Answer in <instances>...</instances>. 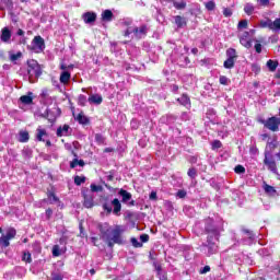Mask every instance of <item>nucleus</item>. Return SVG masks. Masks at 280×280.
Returning a JSON list of instances; mask_svg holds the SVG:
<instances>
[{
  "mask_svg": "<svg viewBox=\"0 0 280 280\" xmlns=\"http://www.w3.org/2000/svg\"><path fill=\"white\" fill-rule=\"evenodd\" d=\"M118 195H120L121 202H124L125 205H129V207H135V200H132V194L128 192L125 189H120L118 191Z\"/></svg>",
  "mask_w": 280,
  "mask_h": 280,
  "instance_id": "obj_7",
  "label": "nucleus"
},
{
  "mask_svg": "<svg viewBox=\"0 0 280 280\" xmlns=\"http://www.w3.org/2000/svg\"><path fill=\"white\" fill-rule=\"evenodd\" d=\"M212 150H220L222 148V142L220 140H214L212 143Z\"/></svg>",
  "mask_w": 280,
  "mask_h": 280,
  "instance_id": "obj_41",
  "label": "nucleus"
},
{
  "mask_svg": "<svg viewBox=\"0 0 280 280\" xmlns=\"http://www.w3.org/2000/svg\"><path fill=\"white\" fill-rule=\"evenodd\" d=\"M27 73L30 82H34V78H40V75H43V70L40 69V65H38V61H27Z\"/></svg>",
  "mask_w": 280,
  "mask_h": 280,
  "instance_id": "obj_3",
  "label": "nucleus"
},
{
  "mask_svg": "<svg viewBox=\"0 0 280 280\" xmlns=\"http://www.w3.org/2000/svg\"><path fill=\"white\" fill-rule=\"evenodd\" d=\"M223 67L225 69H233V67H235V59H231L228 57V59L223 63Z\"/></svg>",
  "mask_w": 280,
  "mask_h": 280,
  "instance_id": "obj_31",
  "label": "nucleus"
},
{
  "mask_svg": "<svg viewBox=\"0 0 280 280\" xmlns=\"http://www.w3.org/2000/svg\"><path fill=\"white\" fill-rule=\"evenodd\" d=\"M65 250H67L66 247L63 249H60L59 245H55L52 247V257H60V255H62V253H65Z\"/></svg>",
  "mask_w": 280,
  "mask_h": 280,
  "instance_id": "obj_24",
  "label": "nucleus"
},
{
  "mask_svg": "<svg viewBox=\"0 0 280 280\" xmlns=\"http://www.w3.org/2000/svg\"><path fill=\"white\" fill-rule=\"evenodd\" d=\"M77 165H79L80 167H84V160L74 159L73 161L70 162L71 170H74Z\"/></svg>",
  "mask_w": 280,
  "mask_h": 280,
  "instance_id": "obj_28",
  "label": "nucleus"
},
{
  "mask_svg": "<svg viewBox=\"0 0 280 280\" xmlns=\"http://www.w3.org/2000/svg\"><path fill=\"white\" fill-rule=\"evenodd\" d=\"M210 224L206 226V231L208 233V246H205V250L207 252L208 256L214 255V253H218V246L215 243H213L214 240H219L220 237V229H218L215 225H213V221L209 220Z\"/></svg>",
  "mask_w": 280,
  "mask_h": 280,
  "instance_id": "obj_2",
  "label": "nucleus"
},
{
  "mask_svg": "<svg viewBox=\"0 0 280 280\" xmlns=\"http://www.w3.org/2000/svg\"><path fill=\"white\" fill-rule=\"evenodd\" d=\"M59 80H60L61 84H69V81L71 80V72L62 71Z\"/></svg>",
  "mask_w": 280,
  "mask_h": 280,
  "instance_id": "obj_16",
  "label": "nucleus"
},
{
  "mask_svg": "<svg viewBox=\"0 0 280 280\" xmlns=\"http://www.w3.org/2000/svg\"><path fill=\"white\" fill-rule=\"evenodd\" d=\"M140 240L141 242L145 243L150 241V236L148 234H142L140 235Z\"/></svg>",
  "mask_w": 280,
  "mask_h": 280,
  "instance_id": "obj_57",
  "label": "nucleus"
},
{
  "mask_svg": "<svg viewBox=\"0 0 280 280\" xmlns=\"http://www.w3.org/2000/svg\"><path fill=\"white\" fill-rule=\"evenodd\" d=\"M48 200H50V203L58 202V197L54 192H49Z\"/></svg>",
  "mask_w": 280,
  "mask_h": 280,
  "instance_id": "obj_50",
  "label": "nucleus"
},
{
  "mask_svg": "<svg viewBox=\"0 0 280 280\" xmlns=\"http://www.w3.org/2000/svg\"><path fill=\"white\" fill-rule=\"evenodd\" d=\"M226 56H228V58H231V59H233V60H236V59H237V52H236L235 49H233V48H229V49L226 50Z\"/></svg>",
  "mask_w": 280,
  "mask_h": 280,
  "instance_id": "obj_32",
  "label": "nucleus"
},
{
  "mask_svg": "<svg viewBox=\"0 0 280 280\" xmlns=\"http://www.w3.org/2000/svg\"><path fill=\"white\" fill-rule=\"evenodd\" d=\"M77 121H79V124L86 125L89 124V118H86V116H84L83 114H79L77 116Z\"/></svg>",
  "mask_w": 280,
  "mask_h": 280,
  "instance_id": "obj_36",
  "label": "nucleus"
},
{
  "mask_svg": "<svg viewBox=\"0 0 280 280\" xmlns=\"http://www.w3.org/2000/svg\"><path fill=\"white\" fill-rule=\"evenodd\" d=\"M95 141H96V143H98V145H104L106 138H104V136H102V133H96Z\"/></svg>",
  "mask_w": 280,
  "mask_h": 280,
  "instance_id": "obj_35",
  "label": "nucleus"
},
{
  "mask_svg": "<svg viewBox=\"0 0 280 280\" xmlns=\"http://www.w3.org/2000/svg\"><path fill=\"white\" fill-rule=\"evenodd\" d=\"M51 215H54V210H51L50 208H48V209L46 210V218H47V220H49V219L51 218Z\"/></svg>",
  "mask_w": 280,
  "mask_h": 280,
  "instance_id": "obj_58",
  "label": "nucleus"
},
{
  "mask_svg": "<svg viewBox=\"0 0 280 280\" xmlns=\"http://www.w3.org/2000/svg\"><path fill=\"white\" fill-rule=\"evenodd\" d=\"M60 69H61V71H69V69H73V66L72 65L67 66L65 63H61Z\"/></svg>",
  "mask_w": 280,
  "mask_h": 280,
  "instance_id": "obj_54",
  "label": "nucleus"
},
{
  "mask_svg": "<svg viewBox=\"0 0 280 280\" xmlns=\"http://www.w3.org/2000/svg\"><path fill=\"white\" fill-rule=\"evenodd\" d=\"M271 22L272 20L261 21L260 27H268L269 30H271Z\"/></svg>",
  "mask_w": 280,
  "mask_h": 280,
  "instance_id": "obj_47",
  "label": "nucleus"
},
{
  "mask_svg": "<svg viewBox=\"0 0 280 280\" xmlns=\"http://www.w3.org/2000/svg\"><path fill=\"white\" fill-rule=\"evenodd\" d=\"M219 82H220V84H223V86H229V82H231V81L229 80V78L222 75V77H220Z\"/></svg>",
  "mask_w": 280,
  "mask_h": 280,
  "instance_id": "obj_43",
  "label": "nucleus"
},
{
  "mask_svg": "<svg viewBox=\"0 0 280 280\" xmlns=\"http://www.w3.org/2000/svg\"><path fill=\"white\" fill-rule=\"evenodd\" d=\"M31 49L35 54H40L42 51L45 50V39L40 36H35L32 44H31Z\"/></svg>",
  "mask_w": 280,
  "mask_h": 280,
  "instance_id": "obj_5",
  "label": "nucleus"
},
{
  "mask_svg": "<svg viewBox=\"0 0 280 280\" xmlns=\"http://www.w3.org/2000/svg\"><path fill=\"white\" fill-rule=\"evenodd\" d=\"M173 5L176 10H185V8H187V2H185V0H177L173 2Z\"/></svg>",
  "mask_w": 280,
  "mask_h": 280,
  "instance_id": "obj_22",
  "label": "nucleus"
},
{
  "mask_svg": "<svg viewBox=\"0 0 280 280\" xmlns=\"http://www.w3.org/2000/svg\"><path fill=\"white\" fill-rule=\"evenodd\" d=\"M240 43L243 45V47H246V49H250V47H253V38H250V33L244 32L240 37Z\"/></svg>",
  "mask_w": 280,
  "mask_h": 280,
  "instance_id": "obj_9",
  "label": "nucleus"
},
{
  "mask_svg": "<svg viewBox=\"0 0 280 280\" xmlns=\"http://www.w3.org/2000/svg\"><path fill=\"white\" fill-rule=\"evenodd\" d=\"M177 102H179L182 106H186V108L191 107V101L189 100V96H187V94H184L179 98H177Z\"/></svg>",
  "mask_w": 280,
  "mask_h": 280,
  "instance_id": "obj_15",
  "label": "nucleus"
},
{
  "mask_svg": "<svg viewBox=\"0 0 280 280\" xmlns=\"http://www.w3.org/2000/svg\"><path fill=\"white\" fill-rule=\"evenodd\" d=\"M153 266H154V269L156 270L158 275H161V271L163 270V268L161 267V264L154 261Z\"/></svg>",
  "mask_w": 280,
  "mask_h": 280,
  "instance_id": "obj_53",
  "label": "nucleus"
},
{
  "mask_svg": "<svg viewBox=\"0 0 280 280\" xmlns=\"http://www.w3.org/2000/svg\"><path fill=\"white\" fill-rule=\"evenodd\" d=\"M82 19L86 25H93V23L97 21V14L89 11L82 14Z\"/></svg>",
  "mask_w": 280,
  "mask_h": 280,
  "instance_id": "obj_11",
  "label": "nucleus"
},
{
  "mask_svg": "<svg viewBox=\"0 0 280 280\" xmlns=\"http://www.w3.org/2000/svg\"><path fill=\"white\" fill-rule=\"evenodd\" d=\"M101 240H112L115 244H121V233L126 231L124 226L116 225L114 229L108 223L98 225Z\"/></svg>",
  "mask_w": 280,
  "mask_h": 280,
  "instance_id": "obj_1",
  "label": "nucleus"
},
{
  "mask_svg": "<svg viewBox=\"0 0 280 280\" xmlns=\"http://www.w3.org/2000/svg\"><path fill=\"white\" fill-rule=\"evenodd\" d=\"M88 101L90 102V104H96L98 106L100 104H102L103 98L100 94H93L88 98Z\"/></svg>",
  "mask_w": 280,
  "mask_h": 280,
  "instance_id": "obj_17",
  "label": "nucleus"
},
{
  "mask_svg": "<svg viewBox=\"0 0 280 280\" xmlns=\"http://www.w3.org/2000/svg\"><path fill=\"white\" fill-rule=\"evenodd\" d=\"M5 236V238L10 242V240H14V237H16V230H14V229H9L8 231H7V234L4 235Z\"/></svg>",
  "mask_w": 280,
  "mask_h": 280,
  "instance_id": "obj_29",
  "label": "nucleus"
},
{
  "mask_svg": "<svg viewBox=\"0 0 280 280\" xmlns=\"http://www.w3.org/2000/svg\"><path fill=\"white\" fill-rule=\"evenodd\" d=\"M4 246V248H8L10 246V241L5 236H0V245Z\"/></svg>",
  "mask_w": 280,
  "mask_h": 280,
  "instance_id": "obj_40",
  "label": "nucleus"
},
{
  "mask_svg": "<svg viewBox=\"0 0 280 280\" xmlns=\"http://www.w3.org/2000/svg\"><path fill=\"white\" fill-rule=\"evenodd\" d=\"M112 206L114 207L113 213L115 215H119L121 211V202L119 201V199L115 198L114 200H112Z\"/></svg>",
  "mask_w": 280,
  "mask_h": 280,
  "instance_id": "obj_14",
  "label": "nucleus"
},
{
  "mask_svg": "<svg viewBox=\"0 0 280 280\" xmlns=\"http://www.w3.org/2000/svg\"><path fill=\"white\" fill-rule=\"evenodd\" d=\"M150 200H156V191H152L149 196Z\"/></svg>",
  "mask_w": 280,
  "mask_h": 280,
  "instance_id": "obj_62",
  "label": "nucleus"
},
{
  "mask_svg": "<svg viewBox=\"0 0 280 280\" xmlns=\"http://www.w3.org/2000/svg\"><path fill=\"white\" fill-rule=\"evenodd\" d=\"M86 182V177H80V176H75L74 177V183L80 186L82 185V183H85Z\"/></svg>",
  "mask_w": 280,
  "mask_h": 280,
  "instance_id": "obj_44",
  "label": "nucleus"
},
{
  "mask_svg": "<svg viewBox=\"0 0 280 280\" xmlns=\"http://www.w3.org/2000/svg\"><path fill=\"white\" fill-rule=\"evenodd\" d=\"M211 271V267L205 266L202 269H200V275H207V272Z\"/></svg>",
  "mask_w": 280,
  "mask_h": 280,
  "instance_id": "obj_56",
  "label": "nucleus"
},
{
  "mask_svg": "<svg viewBox=\"0 0 280 280\" xmlns=\"http://www.w3.org/2000/svg\"><path fill=\"white\" fill-rule=\"evenodd\" d=\"M255 49L257 54H261V44H256Z\"/></svg>",
  "mask_w": 280,
  "mask_h": 280,
  "instance_id": "obj_63",
  "label": "nucleus"
},
{
  "mask_svg": "<svg viewBox=\"0 0 280 280\" xmlns=\"http://www.w3.org/2000/svg\"><path fill=\"white\" fill-rule=\"evenodd\" d=\"M244 12H245V14L250 16L253 14V12H255V5H253V3H246L244 7Z\"/></svg>",
  "mask_w": 280,
  "mask_h": 280,
  "instance_id": "obj_26",
  "label": "nucleus"
},
{
  "mask_svg": "<svg viewBox=\"0 0 280 280\" xmlns=\"http://www.w3.org/2000/svg\"><path fill=\"white\" fill-rule=\"evenodd\" d=\"M79 104L80 106H86V96L85 95H79Z\"/></svg>",
  "mask_w": 280,
  "mask_h": 280,
  "instance_id": "obj_48",
  "label": "nucleus"
},
{
  "mask_svg": "<svg viewBox=\"0 0 280 280\" xmlns=\"http://www.w3.org/2000/svg\"><path fill=\"white\" fill-rule=\"evenodd\" d=\"M46 117L50 124H54V121L60 117V108L52 107L51 109H47Z\"/></svg>",
  "mask_w": 280,
  "mask_h": 280,
  "instance_id": "obj_10",
  "label": "nucleus"
},
{
  "mask_svg": "<svg viewBox=\"0 0 280 280\" xmlns=\"http://www.w3.org/2000/svg\"><path fill=\"white\" fill-rule=\"evenodd\" d=\"M264 163L265 165H267L270 172H272L273 174H277V162H275V159L268 158V155H266Z\"/></svg>",
  "mask_w": 280,
  "mask_h": 280,
  "instance_id": "obj_13",
  "label": "nucleus"
},
{
  "mask_svg": "<svg viewBox=\"0 0 280 280\" xmlns=\"http://www.w3.org/2000/svg\"><path fill=\"white\" fill-rule=\"evenodd\" d=\"M23 58V52L18 51L16 54L14 52H9V59L13 62V65H16L18 60H21Z\"/></svg>",
  "mask_w": 280,
  "mask_h": 280,
  "instance_id": "obj_21",
  "label": "nucleus"
},
{
  "mask_svg": "<svg viewBox=\"0 0 280 280\" xmlns=\"http://www.w3.org/2000/svg\"><path fill=\"white\" fill-rule=\"evenodd\" d=\"M205 8L208 12H213V10H215V2H213V0L205 2Z\"/></svg>",
  "mask_w": 280,
  "mask_h": 280,
  "instance_id": "obj_33",
  "label": "nucleus"
},
{
  "mask_svg": "<svg viewBox=\"0 0 280 280\" xmlns=\"http://www.w3.org/2000/svg\"><path fill=\"white\" fill-rule=\"evenodd\" d=\"M267 67L271 71H277L278 63L273 60H268L267 61Z\"/></svg>",
  "mask_w": 280,
  "mask_h": 280,
  "instance_id": "obj_37",
  "label": "nucleus"
},
{
  "mask_svg": "<svg viewBox=\"0 0 280 280\" xmlns=\"http://www.w3.org/2000/svg\"><path fill=\"white\" fill-rule=\"evenodd\" d=\"M12 39V31L8 27H3L0 33V40L1 43L10 44V40Z\"/></svg>",
  "mask_w": 280,
  "mask_h": 280,
  "instance_id": "obj_12",
  "label": "nucleus"
},
{
  "mask_svg": "<svg viewBox=\"0 0 280 280\" xmlns=\"http://www.w3.org/2000/svg\"><path fill=\"white\" fill-rule=\"evenodd\" d=\"M69 135V125H63L57 129V137H67Z\"/></svg>",
  "mask_w": 280,
  "mask_h": 280,
  "instance_id": "obj_20",
  "label": "nucleus"
},
{
  "mask_svg": "<svg viewBox=\"0 0 280 280\" xmlns=\"http://www.w3.org/2000/svg\"><path fill=\"white\" fill-rule=\"evenodd\" d=\"M51 280H62V275L54 273Z\"/></svg>",
  "mask_w": 280,
  "mask_h": 280,
  "instance_id": "obj_60",
  "label": "nucleus"
},
{
  "mask_svg": "<svg viewBox=\"0 0 280 280\" xmlns=\"http://www.w3.org/2000/svg\"><path fill=\"white\" fill-rule=\"evenodd\" d=\"M280 119L278 117H271L269 118L265 126L268 128V130H271L272 132H277L279 130Z\"/></svg>",
  "mask_w": 280,
  "mask_h": 280,
  "instance_id": "obj_8",
  "label": "nucleus"
},
{
  "mask_svg": "<svg viewBox=\"0 0 280 280\" xmlns=\"http://www.w3.org/2000/svg\"><path fill=\"white\" fill-rule=\"evenodd\" d=\"M18 36H24L25 32L21 28L18 30Z\"/></svg>",
  "mask_w": 280,
  "mask_h": 280,
  "instance_id": "obj_64",
  "label": "nucleus"
},
{
  "mask_svg": "<svg viewBox=\"0 0 280 280\" xmlns=\"http://www.w3.org/2000/svg\"><path fill=\"white\" fill-rule=\"evenodd\" d=\"M130 34H133L136 38H143L148 34V26H129L125 32V36H130Z\"/></svg>",
  "mask_w": 280,
  "mask_h": 280,
  "instance_id": "obj_4",
  "label": "nucleus"
},
{
  "mask_svg": "<svg viewBox=\"0 0 280 280\" xmlns=\"http://www.w3.org/2000/svg\"><path fill=\"white\" fill-rule=\"evenodd\" d=\"M131 244L135 246V248H141L143 246V243L139 242L137 238H131Z\"/></svg>",
  "mask_w": 280,
  "mask_h": 280,
  "instance_id": "obj_46",
  "label": "nucleus"
},
{
  "mask_svg": "<svg viewBox=\"0 0 280 280\" xmlns=\"http://www.w3.org/2000/svg\"><path fill=\"white\" fill-rule=\"evenodd\" d=\"M175 23H176L177 27H184V25H187V21H185V18H183L180 15L175 16Z\"/></svg>",
  "mask_w": 280,
  "mask_h": 280,
  "instance_id": "obj_27",
  "label": "nucleus"
},
{
  "mask_svg": "<svg viewBox=\"0 0 280 280\" xmlns=\"http://www.w3.org/2000/svg\"><path fill=\"white\" fill-rule=\"evenodd\" d=\"M82 196L84 198L83 205L86 209H91L94 205L93 198L95 196L93 195V191H91L89 188H84L82 190Z\"/></svg>",
  "mask_w": 280,
  "mask_h": 280,
  "instance_id": "obj_6",
  "label": "nucleus"
},
{
  "mask_svg": "<svg viewBox=\"0 0 280 280\" xmlns=\"http://www.w3.org/2000/svg\"><path fill=\"white\" fill-rule=\"evenodd\" d=\"M20 143H27L30 141V133L27 131H20Z\"/></svg>",
  "mask_w": 280,
  "mask_h": 280,
  "instance_id": "obj_25",
  "label": "nucleus"
},
{
  "mask_svg": "<svg viewBox=\"0 0 280 280\" xmlns=\"http://www.w3.org/2000/svg\"><path fill=\"white\" fill-rule=\"evenodd\" d=\"M237 27L238 30H246V27H248V21L246 20L240 21Z\"/></svg>",
  "mask_w": 280,
  "mask_h": 280,
  "instance_id": "obj_42",
  "label": "nucleus"
},
{
  "mask_svg": "<svg viewBox=\"0 0 280 280\" xmlns=\"http://www.w3.org/2000/svg\"><path fill=\"white\" fill-rule=\"evenodd\" d=\"M91 189L90 191H92V194L98 192V191H104V187L102 186H97L95 184H91Z\"/></svg>",
  "mask_w": 280,
  "mask_h": 280,
  "instance_id": "obj_38",
  "label": "nucleus"
},
{
  "mask_svg": "<svg viewBox=\"0 0 280 280\" xmlns=\"http://www.w3.org/2000/svg\"><path fill=\"white\" fill-rule=\"evenodd\" d=\"M22 261H26V264H32V254L30 252H24L22 256Z\"/></svg>",
  "mask_w": 280,
  "mask_h": 280,
  "instance_id": "obj_34",
  "label": "nucleus"
},
{
  "mask_svg": "<svg viewBox=\"0 0 280 280\" xmlns=\"http://www.w3.org/2000/svg\"><path fill=\"white\" fill-rule=\"evenodd\" d=\"M271 31L280 32V18L276 19L273 22L271 21Z\"/></svg>",
  "mask_w": 280,
  "mask_h": 280,
  "instance_id": "obj_30",
  "label": "nucleus"
},
{
  "mask_svg": "<svg viewBox=\"0 0 280 280\" xmlns=\"http://www.w3.org/2000/svg\"><path fill=\"white\" fill-rule=\"evenodd\" d=\"M102 20H103V21H106V22L113 21V11H110V10H105V11L102 13Z\"/></svg>",
  "mask_w": 280,
  "mask_h": 280,
  "instance_id": "obj_23",
  "label": "nucleus"
},
{
  "mask_svg": "<svg viewBox=\"0 0 280 280\" xmlns=\"http://www.w3.org/2000/svg\"><path fill=\"white\" fill-rule=\"evenodd\" d=\"M103 209L107 211V213H113V207H110L108 203H104Z\"/></svg>",
  "mask_w": 280,
  "mask_h": 280,
  "instance_id": "obj_55",
  "label": "nucleus"
},
{
  "mask_svg": "<svg viewBox=\"0 0 280 280\" xmlns=\"http://www.w3.org/2000/svg\"><path fill=\"white\" fill-rule=\"evenodd\" d=\"M264 189H265L266 194L272 195V194H276V192H277V190L275 189V187H272V186H270V185H268V184H266V185L264 186Z\"/></svg>",
  "mask_w": 280,
  "mask_h": 280,
  "instance_id": "obj_39",
  "label": "nucleus"
},
{
  "mask_svg": "<svg viewBox=\"0 0 280 280\" xmlns=\"http://www.w3.org/2000/svg\"><path fill=\"white\" fill-rule=\"evenodd\" d=\"M32 95H33V93L28 92L27 95H23L20 97V102H22V104H26V105L32 104V102H34V97Z\"/></svg>",
  "mask_w": 280,
  "mask_h": 280,
  "instance_id": "obj_19",
  "label": "nucleus"
},
{
  "mask_svg": "<svg viewBox=\"0 0 280 280\" xmlns=\"http://www.w3.org/2000/svg\"><path fill=\"white\" fill-rule=\"evenodd\" d=\"M259 1L260 5H270V0H257Z\"/></svg>",
  "mask_w": 280,
  "mask_h": 280,
  "instance_id": "obj_61",
  "label": "nucleus"
},
{
  "mask_svg": "<svg viewBox=\"0 0 280 280\" xmlns=\"http://www.w3.org/2000/svg\"><path fill=\"white\" fill-rule=\"evenodd\" d=\"M187 197V191L185 189H180L176 192V198H186Z\"/></svg>",
  "mask_w": 280,
  "mask_h": 280,
  "instance_id": "obj_45",
  "label": "nucleus"
},
{
  "mask_svg": "<svg viewBox=\"0 0 280 280\" xmlns=\"http://www.w3.org/2000/svg\"><path fill=\"white\" fill-rule=\"evenodd\" d=\"M43 137H47V130L43 127H38L36 130V139L37 141H45Z\"/></svg>",
  "mask_w": 280,
  "mask_h": 280,
  "instance_id": "obj_18",
  "label": "nucleus"
},
{
  "mask_svg": "<svg viewBox=\"0 0 280 280\" xmlns=\"http://www.w3.org/2000/svg\"><path fill=\"white\" fill-rule=\"evenodd\" d=\"M234 172L236 174H244V172H246V168H244V166H242V165H237V166H235Z\"/></svg>",
  "mask_w": 280,
  "mask_h": 280,
  "instance_id": "obj_51",
  "label": "nucleus"
},
{
  "mask_svg": "<svg viewBox=\"0 0 280 280\" xmlns=\"http://www.w3.org/2000/svg\"><path fill=\"white\" fill-rule=\"evenodd\" d=\"M103 242H106L107 243V245L109 246V248H113V246H115V242H113V240H103Z\"/></svg>",
  "mask_w": 280,
  "mask_h": 280,
  "instance_id": "obj_59",
  "label": "nucleus"
},
{
  "mask_svg": "<svg viewBox=\"0 0 280 280\" xmlns=\"http://www.w3.org/2000/svg\"><path fill=\"white\" fill-rule=\"evenodd\" d=\"M188 176L190 178H195L196 176H198V173L196 172V168H189L188 170Z\"/></svg>",
  "mask_w": 280,
  "mask_h": 280,
  "instance_id": "obj_52",
  "label": "nucleus"
},
{
  "mask_svg": "<svg viewBox=\"0 0 280 280\" xmlns=\"http://www.w3.org/2000/svg\"><path fill=\"white\" fill-rule=\"evenodd\" d=\"M223 15L225 18L233 16V10H231L230 8H223Z\"/></svg>",
  "mask_w": 280,
  "mask_h": 280,
  "instance_id": "obj_49",
  "label": "nucleus"
}]
</instances>
